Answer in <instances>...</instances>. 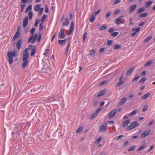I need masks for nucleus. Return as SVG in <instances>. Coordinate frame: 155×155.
Wrapping results in <instances>:
<instances>
[{"label":"nucleus","instance_id":"nucleus-1","mask_svg":"<svg viewBox=\"0 0 155 155\" xmlns=\"http://www.w3.org/2000/svg\"><path fill=\"white\" fill-rule=\"evenodd\" d=\"M23 125V124L22 123L16 124L14 127L12 133V135H13L14 134H15V136H19L20 132L22 130Z\"/></svg>","mask_w":155,"mask_h":155},{"label":"nucleus","instance_id":"nucleus-2","mask_svg":"<svg viewBox=\"0 0 155 155\" xmlns=\"http://www.w3.org/2000/svg\"><path fill=\"white\" fill-rule=\"evenodd\" d=\"M17 50H14L12 52L10 51L8 52L7 54L8 58V61L10 64L13 62V57L17 55Z\"/></svg>","mask_w":155,"mask_h":155},{"label":"nucleus","instance_id":"nucleus-3","mask_svg":"<svg viewBox=\"0 0 155 155\" xmlns=\"http://www.w3.org/2000/svg\"><path fill=\"white\" fill-rule=\"evenodd\" d=\"M33 46L32 45H29L28 46V48H26L24 52L23 57V61H28L27 60L29 57V54L28 52V50H31V48Z\"/></svg>","mask_w":155,"mask_h":155},{"label":"nucleus","instance_id":"nucleus-4","mask_svg":"<svg viewBox=\"0 0 155 155\" xmlns=\"http://www.w3.org/2000/svg\"><path fill=\"white\" fill-rule=\"evenodd\" d=\"M27 106L28 107L29 113H30V112L32 113L35 110V107L37 106V104L35 103H31L30 102L27 103Z\"/></svg>","mask_w":155,"mask_h":155},{"label":"nucleus","instance_id":"nucleus-5","mask_svg":"<svg viewBox=\"0 0 155 155\" xmlns=\"http://www.w3.org/2000/svg\"><path fill=\"white\" fill-rule=\"evenodd\" d=\"M140 125L137 122V121H135L132 123L127 127L128 130H132L136 127H139Z\"/></svg>","mask_w":155,"mask_h":155},{"label":"nucleus","instance_id":"nucleus-6","mask_svg":"<svg viewBox=\"0 0 155 155\" xmlns=\"http://www.w3.org/2000/svg\"><path fill=\"white\" fill-rule=\"evenodd\" d=\"M32 0H21V3L23 4H21V12H22L25 6V4L27 2L28 3H30L32 2Z\"/></svg>","mask_w":155,"mask_h":155},{"label":"nucleus","instance_id":"nucleus-7","mask_svg":"<svg viewBox=\"0 0 155 155\" xmlns=\"http://www.w3.org/2000/svg\"><path fill=\"white\" fill-rule=\"evenodd\" d=\"M37 37H38L37 34H35L34 37L32 35H31L28 40V42H30L32 40L31 43L32 44H34L36 41V38Z\"/></svg>","mask_w":155,"mask_h":155},{"label":"nucleus","instance_id":"nucleus-8","mask_svg":"<svg viewBox=\"0 0 155 155\" xmlns=\"http://www.w3.org/2000/svg\"><path fill=\"white\" fill-rule=\"evenodd\" d=\"M107 125L105 123L101 125L99 129V130L101 132H105L107 130Z\"/></svg>","mask_w":155,"mask_h":155},{"label":"nucleus","instance_id":"nucleus-9","mask_svg":"<svg viewBox=\"0 0 155 155\" xmlns=\"http://www.w3.org/2000/svg\"><path fill=\"white\" fill-rule=\"evenodd\" d=\"M124 16L123 15H122L119 17L117 19L115 20L114 21V23L117 25H120L122 23V22L121 21L122 19L124 18Z\"/></svg>","mask_w":155,"mask_h":155},{"label":"nucleus","instance_id":"nucleus-10","mask_svg":"<svg viewBox=\"0 0 155 155\" xmlns=\"http://www.w3.org/2000/svg\"><path fill=\"white\" fill-rule=\"evenodd\" d=\"M117 111V110L116 109H113L109 115L108 118L110 119L113 117L115 115Z\"/></svg>","mask_w":155,"mask_h":155},{"label":"nucleus","instance_id":"nucleus-11","mask_svg":"<svg viewBox=\"0 0 155 155\" xmlns=\"http://www.w3.org/2000/svg\"><path fill=\"white\" fill-rule=\"evenodd\" d=\"M54 101V98L52 97H48V99H45L44 100V102L45 104L46 105H47L46 104L48 103H49L52 101Z\"/></svg>","mask_w":155,"mask_h":155},{"label":"nucleus","instance_id":"nucleus-12","mask_svg":"<svg viewBox=\"0 0 155 155\" xmlns=\"http://www.w3.org/2000/svg\"><path fill=\"white\" fill-rule=\"evenodd\" d=\"M22 39H20L18 40L16 44V46L17 49L19 50L21 48V45L22 44Z\"/></svg>","mask_w":155,"mask_h":155},{"label":"nucleus","instance_id":"nucleus-13","mask_svg":"<svg viewBox=\"0 0 155 155\" xmlns=\"http://www.w3.org/2000/svg\"><path fill=\"white\" fill-rule=\"evenodd\" d=\"M150 133V131L148 130L145 131L141 134L140 137L141 138H144L148 136L149 135Z\"/></svg>","mask_w":155,"mask_h":155},{"label":"nucleus","instance_id":"nucleus-14","mask_svg":"<svg viewBox=\"0 0 155 155\" xmlns=\"http://www.w3.org/2000/svg\"><path fill=\"white\" fill-rule=\"evenodd\" d=\"M59 37L61 38H63L65 37V34L63 29H61L59 33Z\"/></svg>","mask_w":155,"mask_h":155},{"label":"nucleus","instance_id":"nucleus-15","mask_svg":"<svg viewBox=\"0 0 155 155\" xmlns=\"http://www.w3.org/2000/svg\"><path fill=\"white\" fill-rule=\"evenodd\" d=\"M127 98L126 97H124L121 99L118 104V105L119 106H120L123 104H124L127 101Z\"/></svg>","mask_w":155,"mask_h":155},{"label":"nucleus","instance_id":"nucleus-16","mask_svg":"<svg viewBox=\"0 0 155 155\" xmlns=\"http://www.w3.org/2000/svg\"><path fill=\"white\" fill-rule=\"evenodd\" d=\"M28 17H26L24 19L23 22V26L24 28H25L27 25L28 22Z\"/></svg>","mask_w":155,"mask_h":155},{"label":"nucleus","instance_id":"nucleus-17","mask_svg":"<svg viewBox=\"0 0 155 155\" xmlns=\"http://www.w3.org/2000/svg\"><path fill=\"white\" fill-rule=\"evenodd\" d=\"M107 91L106 89H104L101 91H100L99 93L96 95V97H98L103 95L107 92Z\"/></svg>","mask_w":155,"mask_h":155},{"label":"nucleus","instance_id":"nucleus-18","mask_svg":"<svg viewBox=\"0 0 155 155\" xmlns=\"http://www.w3.org/2000/svg\"><path fill=\"white\" fill-rule=\"evenodd\" d=\"M31 49H32V51L31 53V56H33L34 55L36 52V48L35 46L33 45V46L31 48Z\"/></svg>","mask_w":155,"mask_h":155},{"label":"nucleus","instance_id":"nucleus-19","mask_svg":"<svg viewBox=\"0 0 155 155\" xmlns=\"http://www.w3.org/2000/svg\"><path fill=\"white\" fill-rule=\"evenodd\" d=\"M137 5L136 4L134 5L131 6L129 8V13H132L136 8Z\"/></svg>","mask_w":155,"mask_h":155},{"label":"nucleus","instance_id":"nucleus-20","mask_svg":"<svg viewBox=\"0 0 155 155\" xmlns=\"http://www.w3.org/2000/svg\"><path fill=\"white\" fill-rule=\"evenodd\" d=\"M130 119H128L127 120L125 121L124 122H123L122 124V127H125L127 126L130 123Z\"/></svg>","mask_w":155,"mask_h":155},{"label":"nucleus","instance_id":"nucleus-21","mask_svg":"<svg viewBox=\"0 0 155 155\" xmlns=\"http://www.w3.org/2000/svg\"><path fill=\"white\" fill-rule=\"evenodd\" d=\"M134 68L133 67H132L130 69L128 70L126 73V75L128 76L134 70Z\"/></svg>","mask_w":155,"mask_h":155},{"label":"nucleus","instance_id":"nucleus-22","mask_svg":"<svg viewBox=\"0 0 155 155\" xmlns=\"http://www.w3.org/2000/svg\"><path fill=\"white\" fill-rule=\"evenodd\" d=\"M95 19V17L93 14H92V16L90 18L89 20L90 22L92 23L94 22Z\"/></svg>","mask_w":155,"mask_h":155},{"label":"nucleus","instance_id":"nucleus-23","mask_svg":"<svg viewBox=\"0 0 155 155\" xmlns=\"http://www.w3.org/2000/svg\"><path fill=\"white\" fill-rule=\"evenodd\" d=\"M150 93H148L147 94H145L141 97V99L142 100H144L146 98L148 97L150 95Z\"/></svg>","mask_w":155,"mask_h":155},{"label":"nucleus","instance_id":"nucleus-24","mask_svg":"<svg viewBox=\"0 0 155 155\" xmlns=\"http://www.w3.org/2000/svg\"><path fill=\"white\" fill-rule=\"evenodd\" d=\"M62 40H58V43L60 46L64 45L65 44L64 42Z\"/></svg>","mask_w":155,"mask_h":155},{"label":"nucleus","instance_id":"nucleus-25","mask_svg":"<svg viewBox=\"0 0 155 155\" xmlns=\"http://www.w3.org/2000/svg\"><path fill=\"white\" fill-rule=\"evenodd\" d=\"M32 5H29L26 8L25 13H26L28 12L29 11H30L32 10Z\"/></svg>","mask_w":155,"mask_h":155},{"label":"nucleus","instance_id":"nucleus-26","mask_svg":"<svg viewBox=\"0 0 155 155\" xmlns=\"http://www.w3.org/2000/svg\"><path fill=\"white\" fill-rule=\"evenodd\" d=\"M41 6L40 4L36 5L34 7V10L35 11H37L40 9V8Z\"/></svg>","mask_w":155,"mask_h":155},{"label":"nucleus","instance_id":"nucleus-27","mask_svg":"<svg viewBox=\"0 0 155 155\" xmlns=\"http://www.w3.org/2000/svg\"><path fill=\"white\" fill-rule=\"evenodd\" d=\"M153 4V2L151 1H149L147 2L146 3L145 5L147 8L150 7L151 5Z\"/></svg>","mask_w":155,"mask_h":155},{"label":"nucleus","instance_id":"nucleus-28","mask_svg":"<svg viewBox=\"0 0 155 155\" xmlns=\"http://www.w3.org/2000/svg\"><path fill=\"white\" fill-rule=\"evenodd\" d=\"M24 62L22 63V68H25L27 66L28 61H23Z\"/></svg>","mask_w":155,"mask_h":155},{"label":"nucleus","instance_id":"nucleus-29","mask_svg":"<svg viewBox=\"0 0 155 155\" xmlns=\"http://www.w3.org/2000/svg\"><path fill=\"white\" fill-rule=\"evenodd\" d=\"M145 10V9L143 7V8H141L137 10V14H139L141 12H143Z\"/></svg>","mask_w":155,"mask_h":155},{"label":"nucleus","instance_id":"nucleus-30","mask_svg":"<svg viewBox=\"0 0 155 155\" xmlns=\"http://www.w3.org/2000/svg\"><path fill=\"white\" fill-rule=\"evenodd\" d=\"M97 114L96 113H95L92 114L90 117H89V119L91 120L92 119H93L95 118L97 116Z\"/></svg>","mask_w":155,"mask_h":155},{"label":"nucleus","instance_id":"nucleus-31","mask_svg":"<svg viewBox=\"0 0 155 155\" xmlns=\"http://www.w3.org/2000/svg\"><path fill=\"white\" fill-rule=\"evenodd\" d=\"M28 16L29 17V20H31L33 17V13L32 12L30 11L28 14Z\"/></svg>","mask_w":155,"mask_h":155},{"label":"nucleus","instance_id":"nucleus-32","mask_svg":"<svg viewBox=\"0 0 155 155\" xmlns=\"http://www.w3.org/2000/svg\"><path fill=\"white\" fill-rule=\"evenodd\" d=\"M153 63V61L152 60L149 61L145 64L144 66L145 67H147L151 64Z\"/></svg>","mask_w":155,"mask_h":155},{"label":"nucleus","instance_id":"nucleus-33","mask_svg":"<svg viewBox=\"0 0 155 155\" xmlns=\"http://www.w3.org/2000/svg\"><path fill=\"white\" fill-rule=\"evenodd\" d=\"M146 147V145L145 144H143L140 147L137 149V151H139L143 149Z\"/></svg>","mask_w":155,"mask_h":155},{"label":"nucleus","instance_id":"nucleus-34","mask_svg":"<svg viewBox=\"0 0 155 155\" xmlns=\"http://www.w3.org/2000/svg\"><path fill=\"white\" fill-rule=\"evenodd\" d=\"M107 28V26L106 25L102 26L99 28V30L100 31L104 30L106 29Z\"/></svg>","mask_w":155,"mask_h":155},{"label":"nucleus","instance_id":"nucleus-35","mask_svg":"<svg viewBox=\"0 0 155 155\" xmlns=\"http://www.w3.org/2000/svg\"><path fill=\"white\" fill-rule=\"evenodd\" d=\"M148 14L147 13H142L139 16L140 18L145 17L147 16Z\"/></svg>","mask_w":155,"mask_h":155},{"label":"nucleus","instance_id":"nucleus-36","mask_svg":"<svg viewBox=\"0 0 155 155\" xmlns=\"http://www.w3.org/2000/svg\"><path fill=\"white\" fill-rule=\"evenodd\" d=\"M137 109H135L131 113H130V114L129 115V116H133L136 114V113L137 112Z\"/></svg>","mask_w":155,"mask_h":155},{"label":"nucleus","instance_id":"nucleus-37","mask_svg":"<svg viewBox=\"0 0 155 155\" xmlns=\"http://www.w3.org/2000/svg\"><path fill=\"white\" fill-rule=\"evenodd\" d=\"M44 8H40L39 10L38 14V16L41 15L42 13V12Z\"/></svg>","mask_w":155,"mask_h":155},{"label":"nucleus","instance_id":"nucleus-38","mask_svg":"<svg viewBox=\"0 0 155 155\" xmlns=\"http://www.w3.org/2000/svg\"><path fill=\"white\" fill-rule=\"evenodd\" d=\"M124 83V81H123L121 80L119 81V82L118 83L117 85L116 86L117 87H119L121 86Z\"/></svg>","mask_w":155,"mask_h":155},{"label":"nucleus","instance_id":"nucleus-39","mask_svg":"<svg viewBox=\"0 0 155 155\" xmlns=\"http://www.w3.org/2000/svg\"><path fill=\"white\" fill-rule=\"evenodd\" d=\"M38 91L35 89V88L31 90V94H35L38 93Z\"/></svg>","mask_w":155,"mask_h":155},{"label":"nucleus","instance_id":"nucleus-40","mask_svg":"<svg viewBox=\"0 0 155 155\" xmlns=\"http://www.w3.org/2000/svg\"><path fill=\"white\" fill-rule=\"evenodd\" d=\"M136 148L135 146H131L129 149L128 151H130L134 150Z\"/></svg>","mask_w":155,"mask_h":155},{"label":"nucleus","instance_id":"nucleus-41","mask_svg":"<svg viewBox=\"0 0 155 155\" xmlns=\"http://www.w3.org/2000/svg\"><path fill=\"white\" fill-rule=\"evenodd\" d=\"M47 17L46 15H44L41 18V21L42 23L44 22Z\"/></svg>","mask_w":155,"mask_h":155},{"label":"nucleus","instance_id":"nucleus-42","mask_svg":"<svg viewBox=\"0 0 155 155\" xmlns=\"http://www.w3.org/2000/svg\"><path fill=\"white\" fill-rule=\"evenodd\" d=\"M120 47L121 46L119 44H117L114 45L113 47V48L114 49L116 50L120 48Z\"/></svg>","mask_w":155,"mask_h":155},{"label":"nucleus","instance_id":"nucleus-43","mask_svg":"<svg viewBox=\"0 0 155 155\" xmlns=\"http://www.w3.org/2000/svg\"><path fill=\"white\" fill-rule=\"evenodd\" d=\"M90 53L91 56H94L95 54V51L94 49H92L90 51Z\"/></svg>","mask_w":155,"mask_h":155},{"label":"nucleus","instance_id":"nucleus-44","mask_svg":"<svg viewBox=\"0 0 155 155\" xmlns=\"http://www.w3.org/2000/svg\"><path fill=\"white\" fill-rule=\"evenodd\" d=\"M146 80V78L145 77H143L139 81V83H144Z\"/></svg>","mask_w":155,"mask_h":155},{"label":"nucleus","instance_id":"nucleus-45","mask_svg":"<svg viewBox=\"0 0 155 155\" xmlns=\"http://www.w3.org/2000/svg\"><path fill=\"white\" fill-rule=\"evenodd\" d=\"M41 33H40L38 34V36L37 37V42H39L40 41V40L41 39Z\"/></svg>","mask_w":155,"mask_h":155},{"label":"nucleus","instance_id":"nucleus-46","mask_svg":"<svg viewBox=\"0 0 155 155\" xmlns=\"http://www.w3.org/2000/svg\"><path fill=\"white\" fill-rule=\"evenodd\" d=\"M43 29V25L42 23H41L39 25V31L41 32Z\"/></svg>","mask_w":155,"mask_h":155},{"label":"nucleus","instance_id":"nucleus-47","mask_svg":"<svg viewBox=\"0 0 155 155\" xmlns=\"http://www.w3.org/2000/svg\"><path fill=\"white\" fill-rule=\"evenodd\" d=\"M152 38V36H150L148 37H147L146 39H145L144 41V42L145 43H147L148 42L149 40L151 39Z\"/></svg>","mask_w":155,"mask_h":155},{"label":"nucleus","instance_id":"nucleus-48","mask_svg":"<svg viewBox=\"0 0 155 155\" xmlns=\"http://www.w3.org/2000/svg\"><path fill=\"white\" fill-rule=\"evenodd\" d=\"M102 139V138L101 137H99L95 141V143L97 144L99 143Z\"/></svg>","mask_w":155,"mask_h":155},{"label":"nucleus","instance_id":"nucleus-49","mask_svg":"<svg viewBox=\"0 0 155 155\" xmlns=\"http://www.w3.org/2000/svg\"><path fill=\"white\" fill-rule=\"evenodd\" d=\"M83 129V127H80L76 130V132L77 133H78L80 132H81Z\"/></svg>","mask_w":155,"mask_h":155},{"label":"nucleus","instance_id":"nucleus-50","mask_svg":"<svg viewBox=\"0 0 155 155\" xmlns=\"http://www.w3.org/2000/svg\"><path fill=\"white\" fill-rule=\"evenodd\" d=\"M119 34V32H115L112 33L111 34V36H113L114 37H115L117 36Z\"/></svg>","mask_w":155,"mask_h":155},{"label":"nucleus","instance_id":"nucleus-51","mask_svg":"<svg viewBox=\"0 0 155 155\" xmlns=\"http://www.w3.org/2000/svg\"><path fill=\"white\" fill-rule=\"evenodd\" d=\"M107 81H104L101 82L99 84V86H102L107 83Z\"/></svg>","mask_w":155,"mask_h":155},{"label":"nucleus","instance_id":"nucleus-52","mask_svg":"<svg viewBox=\"0 0 155 155\" xmlns=\"http://www.w3.org/2000/svg\"><path fill=\"white\" fill-rule=\"evenodd\" d=\"M139 76H137L135 78H134L133 80H132V82H136L139 79Z\"/></svg>","mask_w":155,"mask_h":155},{"label":"nucleus","instance_id":"nucleus-53","mask_svg":"<svg viewBox=\"0 0 155 155\" xmlns=\"http://www.w3.org/2000/svg\"><path fill=\"white\" fill-rule=\"evenodd\" d=\"M113 42V41L111 40H109L107 41V45L108 46H110L112 45Z\"/></svg>","mask_w":155,"mask_h":155},{"label":"nucleus","instance_id":"nucleus-54","mask_svg":"<svg viewBox=\"0 0 155 155\" xmlns=\"http://www.w3.org/2000/svg\"><path fill=\"white\" fill-rule=\"evenodd\" d=\"M111 12H108L105 15V18H107L108 17H109L111 14Z\"/></svg>","mask_w":155,"mask_h":155},{"label":"nucleus","instance_id":"nucleus-55","mask_svg":"<svg viewBox=\"0 0 155 155\" xmlns=\"http://www.w3.org/2000/svg\"><path fill=\"white\" fill-rule=\"evenodd\" d=\"M87 32H85L84 33V34L83 36V41L84 42V41H85L86 38L87 37Z\"/></svg>","mask_w":155,"mask_h":155},{"label":"nucleus","instance_id":"nucleus-56","mask_svg":"<svg viewBox=\"0 0 155 155\" xmlns=\"http://www.w3.org/2000/svg\"><path fill=\"white\" fill-rule=\"evenodd\" d=\"M121 1V0H116L113 3L114 5H115L118 4Z\"/></svg>","mask_w":155,"mask_h":155},{"label":"nucleus","instance_id":"nucleus-57","mask_svg":"<svg viewBox=\"0 0 155 155\" xmlns=\"http://www.w3.org/2000/svg\"><path fill=\"white\" fill-rule=\"evenodd\" d=\"M69 29L74 30V24L73 21L71 22V26Z\"/></svg>","mask_w":155,"mask_h":155},{"label":"nucleus","instance_id":"nucleus-58","mask_svg":"<svg viewBox=\"0 0 155 155\" xmlns=\"http://www.w3.org/2000/svg\"><path fill=\"white\" fill-rule=\"evenodd\" d=\"M104 51H105V48H101L100 49L99 52L100 53H102L103 52H104Z\"/></svg>","mask_w":155,"mask_h":155},{"label":"nucleus","instance_id":"nucleus-59","mask_svg":"<svg viewBox=\"0 0 155 155\" xmlns=\"http://www.w3.org/2000/svg\"><path fill=\"white\" fill-rule=\"evenodd\" d=\"M106 124L107 125V124L108 123H109L110 124H113L114 123V121H106L105 122Z\"/></svg>","mask_w":155,"mask_h":155},{"label":"nucleus","instance_id":"nucleus-60","mask_svg":"<svg viewBox=\"0 0 155 155\" xmlns=\"http://www.w3.org/2000/svg\"><path fill=\"white\" fill-rule=\"evenodd\" d=\"M40 22V21L39 19H37L36 20V22H35V26L36 27H37L38 24Z\"/></svg>","mask_w":155,"mask_h":155},{"label":"nucleus","instance_id":"nucleus-61","mask_svg":"<svg viewBox=\"0 0 155 155\" xmlns=\"http://www.w3.org/2000/svg\"><path fill=\"white\" fill-rule=\"evenodd\" d=\"M148 106H145L143 108V110H142V111L143 112H145V111H146L148 109Z\"/></svg>","mask_w":155,"mask_h":155},{"label":"nucleus","instance_id":"nucleus-62","mask_svg":"<svg viewBox=\"0 0 155 155\" xmlns=\"http://www.w3.org/2000/svg\"><path fill=\"white\" fill-rule=\"evenodd\" d=\"M102 109V108L101 107H99L96 111L95 113L98 114V113L99 111H101Z\"/></svg>","mask_w":155,"mask_h":155},{"label":"nucleus","instance_id":"nucleus-63","mask_svg":"<svg viewBox=\"0 0 155 155\" xmlns=\"http://www.w3.org/2000/svg\"><path fill=\"white\" fill-rule=\"evenodd\" d=\"M114 28L113 27H112V28H110L109 30V31H108L110 33H113V32L114 31Z\"/></svg>","mask_w":155,"mask_h":155},{"label":"nucleus","instance_id":"nucleus-64","mask_svg":"<svg viewBox=\"0 0 155 155\" xmlns=\"http://www.w3.org/2000/svg\"><path fill=\"white\" fill-rule=\"evenodd\" d=\"M35 28H32L31 30L30 31V32L31 33V35L34 34V32L35 31Z\"/></svg>","mask_w":155,"mask_h":155}]
</instances>
